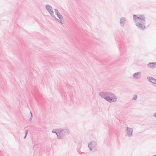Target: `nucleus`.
Returning <instances> with one entry per match:
<instances>
[{
  "label": "nucleus",
  "mask_w": 156,
  "mask_h": 156,
  "mask_svg": "<svg viewBox=\"0 0 156 156\" xmlns=\"http://www.w3.org/2000/svg\"><path fill=\"white\" fill-rule=\"evenodd\" d=\"M28 130H25V136L23 138L24 139H25L27 135L28 134Z\"/></svg>",
  "instance_id": "obj_12"
},
{
  "label": "nucleus",
  "mask_w": 156,
  "mask_h": 156,
  "mask_svg": "<svg viewBox=\"0 0 156 156\" xmlns=\"http://www.w3.org/2000/svg\"><path fill=\"white\" fill-rule=\"evenodd\" d=\"M126 134L127 136L130 137L132 136L133 132V129L132 128L127 127L126 128Z\"/></svg>",
  "instance_id": "obj_6"
},
{
  "label": "nucleus",
  "mask_w": 156,
  "mask_h": 156,
  "mask_svg": "<svg viewBox=\"0 0 156 156\" xmlns=\"http://www.w3.org/2000/svg\"><path fill=\"white\" fill-rule=\"evenodd\" d=\"M126 18L125 17H122L120 18V25L122 27H124L126 22Z\"/></svg>",
  "instance_id": "obj_8"
},
{
  "label": "nucleus",
  "mask_w": 156,
  "mask_h": 156,
  "mask_svg": "<svg viewBox=\"0 0 156 156\" xmlns=\"http://www.w3.org/2000/svg\"><path fill=\"white\" fill-rule=\"evenodd\" d=\"M57 15V17L59 18V19L60 20V21H59V22L62 24H64V22L62 20L63 17L62 16V15H60V13H59Z\"/></svg>",
  "instance_id": "obj_11"
},
{
  "label": "nucleus",
  "mask_w": 156,
  "mask_h": 156,
  "mask_svg": "<svg viewBox=\"0 0 156 156\" xmlns=\"http://www.w3.org/2000/svg\"><path fill=\"white\" fill-rule=\"evenodd\" d=\"M133 76L135 79H140L141 77V73L140 72L136 73L133 75Z\"/></svg>",
  "instance_id": "obj_10"
},
{
  "label": "nucleus",
  "mask_w": 156,
  "mask_h": 156,
  "mask_svg": "<svg viewBox=\"0 0 156 156\" xmlns=\"http://www.w3.org/2000/svg\"><path fill=\"white\" fill-rule=\"evenodd\" d=\"M137 98V97L136 95H134L132 99L133 100H136Z\"/></svg>",
  "instance_id": "obj_16"
},
{
  "label": "nucleus",
  "mask_w": 156,
  "mask_h": 156,
  "mask_svg": "<svg viewBox=\"0 0 156 156\" xmlns=\"http://www.w3.org/2000/svg\"><path fill=\"white\" fill-rule=\"evenodd\" d=\"M31 117L30 118V119H29V120L30 121H31Z\"/></svg>",
  "instance_id": "obj_18"
},
{
  "label": "nucleus",
  "mask_w": 156,
  "mask_h": 156,
  "mask_svg": "<svg viewBox=\"0 0 156 156\" xmlns=\"http://www.w3.org/2000/svg\"><path fill=\"white\" fill-rule=\"evenodd\" d=\"M30 115H31V117H32L33 116V115H32L31 112H30Z\"/></svg>",
  "instance_id": "obj_17"
},
{
  "label": "nucleus",
  "mask_w": 156,
  "mask_h": 156,
  "mask_svg": "<svg viewBox=\"0 0 156 156\" xmlns=\"http://www.w3.org/2000/svg\"><path fill=\"white\" fill-rule=\"evenodd\" d=\"M54 9L55 12V14H56L57 15L59 13V12L58 11V10L57 9Z\"/></svg>",
  "instance_id": "obj_15"
},
{
  "label": "nucleus",
  "mask_w": 156,
  "mask_h": 156,
  "mask_svg": "<svg viewBox=\"0 0 156 156\" xmlns=\"http://www.w3.org/2000/svg\"><path fill=\"white\" fill-rule=\"evenodd\" d=\"M52 16L53 17L56 21H57L59 22V21H60V20H58V19L57 18L55 15H54Z\"/></svg>",
  "instance_id": "obj_14"
},
{
  "label": "nucleus",
  "mask_w": 156,
  "mask_h": 156,
  "mask_svg": "<svg viewBox=\"0 0 156 156\" xmlns=\"http://www.w3.org/2000/svg\"><path fill=\"white\" fill-rule=\"evenodd\" d=\"M99 95L109 103L115 102L117 101L116 96L111 92H101L99 93Z\"/></svg>",
  "instance_id": "obj_2"
},
{
  "label": "nucleus",
  "mask_w": 156,
  "mask_h": 156,
  "mask_svg": "<svg viewBox=\"0 0 156 156\" xmlns=\"http://www.w3.org/2000/svg\"><path fill=\"white\" fill-rule=\"evenodd\" d=\"M147 66L148 67L154 69L156 68V62H150L147 65Z\"/></svg>",
  "instance_id": "obj_9"
},
{
  "label": "nucleus",
  "mask_w": 156,
  "mask_h": 156,
  "mask_svg": "<svg viewBox=\"0 0 156 156\" xmlns=\"http://www.w3.org/2000/svg\"><path fill=\"white\" fill-rule=\"evenodd\" d=\"M52 132L53 133H56V134L57 135V133H58V131L57 132V130L56 129H53L52 130Z\"/></svg>",
  "instance_id": "obj_13"
},
{
  "label": "nucleus",
  "mask_w": 156,
  "mask_h": 156,
  "mask_svg": "<svg viewBox=\"0 0 156 156\" xmlns=\"http://www.w3.org/2000/svg\"><path fill=\"white\" fill-rule=\"evenodd\" d=\"M45 8L51 16L54 15V12L52 10V8L51 6L47 4L45 5Z\"/></svg>",
  "instance_id": "obj_5"
},
{
  "label": "nucleus",
  "mask_w": 156,
  "mask_h": 156,
  "mask_svg": "<svg viewBox=\"0 0 156 156\" xmlns=\"http://www.w3.org/2000/svg\"><path fill=\"white\" fill-rule=\"evenodd\" d=\"M137 16L136 15H133V18L136 25L140 30H143L146 28V20L144 15H138Z\"/></svg>",
  "instance_id": "obj_1"
},
{
  "label": "nucleus",
  "mask_w": 156,
  "mask_h": 156,
  "mask_svg": "<svg viewBox=\"0 0 156 156\" xmlns=\"http://www.w3.org/2000/svg\"><path fill=\"white\" fill-rule=\"evenodd\" d=\"M58 133L57 134V138L58 139H62L64 137L69 134L70 131L69 129H57Z\"/></svg>",
  "instance_id": "obj_3"
},
{
  "label": "nucleus",
  "mask_w": 156,
  "mask_h": 156,
  "mask_svg": "<svg viewBox=\"0 0 156 156\" xmlns=\"http://www.w3.org/2000/svg\"><path fill=\"white\" fill-rule=\"evenodd\" d=\"M147 79L149 82L156 84V79L151 76L148 77Z\"/></svg>",
  "instance_id": "obj_7"
},
{
  "label": "nucleus",
  "mask_w": 156,
  "mask_h": 156,
  "mask_svg": "<svg viewBox=\"0 0 156 156\" xmlns=\"http://www.w3.org/2000/svg\"><path fill=\"white\" fill-rule=\"evenodd\" d=\"M88 147L90 151L93 150V149L96 148L97 146V144L94 141H92L88 144Z\"/></svg>",
  "instance_id": "obj_4"
}]
</instances>
